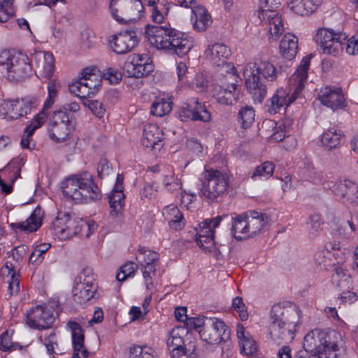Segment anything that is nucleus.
Returning <instances> with one entry per match:
<instances>
[{
  "instance_id": "40",
  "label": "nucleus",
  "mask_w": 358,
  "mask_h": 358,
  "mask_svg": "<svg viewBox=\"0 0 358 358\" xmlns=\"http://www.w3.org/2000/svg\"><path fill=\"white\" fill-rule=\"evenodd\" d=\"M255 111L250 106H245L241 108L238 114V121L243 129H248L252 126L255 121Z\"/></svg>"
},
{
  "instance_id": "29",
  "label": "nucleus",
  "mask_w": 358,
  "mask_h": 358,
  "mask_svg": "<svg viewBox=\"0 0 358 358\" xmlns=\"http://www.w3.org/2000/svg\"><path fill=\"white\" fill-rule=\"evenodd\" d=\"M280 51L283 57L292 60L298 52V38L292 34L284 35L280 43Z\"/></svg>"
},
{
  "instance_id": "46",
  "label": "nucleus",
  "mask_w": 358,
  "mask_h": 358,
  "mask_svg": "<svg viewBox=\"0 0 358 358\" xmlns=\"http://www.w3.org/2000/svg\"><path fill=\"white\" fill-rule=\"evenodd\" d=\"M162 182L166 191L174 192L182 189V182L180 178L171 173L163 176Z\"/></svg>"
},
{
  "instance_id": "10",
  "label": "nucleus",
  "mask_w": 358,
  "mask_h": 358,
  "mask_svg": "<svg viewBox=\"0 0 358 358\" xmlns=\"http://www.w3.org/2000/svg\"><path fill=\"white\" fill-rule=\"evenodd\" d=\"M203 341L210 345H217L221 342H228L231 331L225 323L217 319H209L204 327L199 331Z\"/></svg>"
},
{
  "instance_id": "45",
  "label": "nucleus",
  "mask_w": 358,
  "mask_h": 358,
  "mask_svg": "<svg viewBox=\"0 0 358 358\" xmlns=\"http://www.w3.org/2000/svg\"><path fill=\"white\" fill-rule=\"evenodd\" d=\"M171 109V102L161 99L152 104L151 113L154 115L162 117L170 113Z\"/></svg>"
},
{
  "instance_id": "26",
  "label": "nucleus",
  "mask_w": 358,
  "mask_h": 358,
  "mask_svg": "<svg viewBox=\"0 0 358 358\" xmlns=\"http://www.w3.org/2000/svg\"><path fill=\"white\" fill-rule=\"evenodd\" d=\"M245 213L248 214V227L250 238L253 237L260 233L267 224L268 217L265 214L257 211H248Z\"/></svg>"
},
{
  "instance_id": "4",
  "label": "nucleus",
  "mask_w": 358,
  "mask_h": 358,
  "mask_svg": "<svg viewBox=\"0 0 358 358\" xmlns=\"http://www.w3.org/2000/svg\"><path fill=\"white\" fill-rule=\"evenodd\" d=\"M311 58V55L304 57L299 66L290 78V85L294 87V92L290 96H288L287 91L282 88H279L275 91L271 99V105L268 108L270 113H277L281 108L288 106L296 99L307 80L308 70Z\"/></svg>"
},
{
  "instance_id": "53",
  "label": "nucleus",
  "mask_w": 358,
  "mask_h": 358,
  "mask_svg": "<svg viewBox=\"0 0 358 358\" xmlns=\"http://www.w3.org/2000/svg\"><path fill=\"white\" fill-rule=\"evenodd\" d=\"M331 252L326 249L319 250L315 254V262L322 268H327L330 262Z\"/></svg>"
},
{
  "instance_id": "56",
  "label": "nucleus",
  "mask_w": 358,
  "mask_h": 358,
  "mask_svg": "<svg viewBox=\"0 0 358 358\" xmlns=\"http://www.w3.org/2000/svg\"><path fill=\"white\" fill-rule=\"evenodd\" d=\"M167 345L169 348H176L184 345L183 338L179 335L178 329H173L167 340Z\"/></svg>"
},
{
  "instance_id": "22",
  "label": "nucleus",
  "mask_w": 358,
  "mask_h": 358,
  "mask_svg": "<svg viewBox=\"0 0 358 358\" xmlns=\"http://www.w3.org/2000/svg\"><path fill=\"white\" fill-rule=\"evenodd\" d=\"M68 325L72 331L73 358H87L89 352L84 346L85 336L80 325L76 322H69Z\"/></svg>"
},
{
  "instance_id": "5",
  "label": "nucleus",
  "mask_w": 358,
  "mask_h": 358,
  "mask_svg": "<svg viewBox=\"0 0 358 358\" xmlns=\"http://www.w3.org/2000/svg\"><path fill=\"white\" fill-rule=\"evenodd\" d=\"M199 195L209 201L223 196L229 187L227 173L213 169H206L201 174Z\"/></svg>"
},
{
  "instance_id": "25",
  "label": "nucleus",
  "mask_w": 358,
  "mask_h": 358,
  "mask_svg": "<svg viewBox=\"0 0 358 358\" xmlns=\"http://www.w3.org/2000/svg\"><path fill=\"white\" fill-rule=\"evenodd\" d=\"M324 330L315 329L308 332L303 339V348L320 356L323 352Z\"/></svg>"
},
{
  "instance_id": "42",
  "label": "nucleus",
  "mask_w": 358,
  "mask_h": 358,
  "mask_svg": "<svg viewBox=\"0 0 358 358\" xmlns=\"http://www.w3.org/2000/svg\"><path fill=\"white\" fill-rule=\"evenodd\" d=\"M65 220V219H63ZM83 221L76 217H72L69 214L66 219L65 229L66 238L79 234L83 227Z\"/></svg>"
},
{
  "instance_id": "59",
  "label": "nucleus",
  "mask_w": 358,
  "mask_h": 358,
  "mask_svg": "<svg viewBox=\"0 0 358 358\" xmlns=\"http://www.w3.org/2000/svg\"><path fill=\"white\" fill-rule=\"evenodd\" d=\"M50 243H43L37 245L29 257V262L34 263L45 254L50 248Z\"/></svg>"
},
{
  "instance_id": "11",
  "label": "nucleus",
  "mask_w": 358,
  "mask_h": 358,
  "mask_svg": "<svg viewBox=\"0 0 358 358\" xmlns=\"http://www.w3.org/2000/svg\"><path fill=\"white\" fill-rule=\"evenodd\" d=\"M346 38L345 34L335 33L328 29H320L317 31L315 41L321 46L324 54L336 56L342 52Z\"/></svg>"
},
{
  "instance_id": "35",
  "label": "nucleus",
  "mask_w": 358,
  "mask_h": 358,
  "mask_svg": "<svg viewBox=\"0 0 358 358\" xmlns=\"http://www.w3.org/2000/svg\"><path fill=\"white\" fill-rule=\"evenodd\" d=\"M192 14V20L195 19L194 28L196 30L204 31L211 24V17L203 6L194 8Z\"/></svg>"
},
{
  "instance_id": "8",
  "label": "nucleus",
  "mask_w": 358,
  "mask_h": 358,
  "mask_svg": "<svg viewBox=\"0 0 358 358\" xmlns=\"http://www.w3.org/2000/svg\"><path fill=\"white\" fill-rule=\"evenodd\" d=\"M99 71L95 67L85 68L82 71V77L69 85V91L76 96L86 99L96 94L101 83Z\"/></svg>"
},
{
  "instance_id": "36",
  "label": "nucleus",
  "mask_w": 358,
  "mask_h": 358,
  "mask_svg": "<svg viewBox=\"0 0 358 358\" xmlns=\"http://www.w3.org/2000/svg\"><path fill=\"white\" fill-rule=\"evenodd\" d=\"M48 131L51 140L55 143H62L69 138L71 129L69 124H48Z\"/></svg>"
},
{
  "instance_id": "39",
  "label": "nucleus",
  "mask_w": 358,
  "mask_h": 358,
  "mask_svg": "<svg viewBox=\"0 0 358 358\" xmlns=\"http://www.w3.org/2000/svg\"><path fill=\"white\" fill-rule=\"evenodd\" d=\"M124 198L123 187L113 189L111 194L108 196L110 207L112 209L111 215L115 216L122 210Z\"/></svg>"
},
{
  "instance_id": "41",
  "label": "nucleus",
  "mask_w": 358,
  "mask_h": 358,
  "mask_svg": "<svg viewBox=\"0 0 358 358\" xmlns=\"http://www.w3.org/2000/svg\"><path fill=\"white\" fill-rule=\"evenodd\" d=\"M321 142L329 150L335 148L341 143V134L336 130L329 129L323 133Z\"/></svg>"
},
{
  "instance_id": "60",
  "label": "nucleus",
  "mask_w": 358,
  "mask_h": 358,
  "mask_svg": "<svg viewBox=\"0 0 358 358\" xmlns=\"http://www.w3.org/2000/svg\"><path fill=\"white\" fill-rule=\"evenodd\" d=\"M13 348V343L11 342L8 331H5L0 336V349L2 351H10Z\"/></svg>"
},
{
  "instance_id": "14",
  "label": "nucleus",
  "mask_w": 358,
  "mask_h": 358,
  "mask_svg": "<svg viewBox=\"0 0 358 358\" xmlns=\"http://www.w3.org/2000/svg\"><path fill=\"white\" fill-rule=\"evenodd\" d=\"M322 358H338L347 350L342 335L334 329L324 330Z\"/></svg>"
},
{
  "instance_id": "28",
  "label": "nucleus",
  "mask_w": 358,
  "mask_h": 358,
  "mask_svg": "<svg viewBox=\"0 0 358 358\" xmlns=\"http://www.w3.org/2000/svg\"><path fill=\"white\" fill-rule=\"evenodd\" d=\"M322 0H289V8L296 14L308 15L313 13Z\"/></svg>"
},
{
  "instance_id": "3",
  "label": "nucleus",
  "mask_w": 358,
  "mask_h": 358,
  "mask_svg": "<svg viewBox=\"0 0 358 358\" xmlns=\"http://www.w3.org/2000/svg\"><path fill=\"white\" fill-rule=\"evenodd\" d=\"M64 195L76 202H88L100 199L101 193L88 172L72 175L62 182Z\"/></svg>"
},
{
  "instance_id": "57",
  "label": "nucleus",
  "mask_w": 358,
  "mask_h": 358,
  "mask_svg": "<svg viewBox=\"0 0 358 358\" xmlns=\"http://www.w3.org/2000/svg\"><path fill=\"white\" fill-rule=\"evenodd\" d=\"M97 173L100 178H103L113 174V168L109 164L108 161L101 159L97 166Z\"/></svg>"
},
{
  "instance_id": "63",
  "label": "nucleus",
  "mask_w": 358,
  "mask_h": 358,
  "mask_svg": "<svg viewBox=\"0 0 358 358\" xmlns=\"http://www.w3.org/2000/svg\"><path fill=\"white\" fill-rule=\"evenodd\" d=\"M90 110L98 117H102L105 114L106 110L102 103L98 101H91L88 104Z\"/></svg>"
},
{
  "instance_id": "9",
  "label": "nucleus",
  "mask_w": 358,
  "mask_h": 358,
  "mask_svg": "<svg viewBox=\"0 0 358 358\" xmlns=\"http://www.w3.org/2000/svg\"><path fill=\"white\" fill-rule=\"evenodd\" d=\"M205 53L213 65L221 67L218 71L221 75L225 72L227 78L231 80L238 78L235 66L231 63L227 62L231 55V50L226 45L215 43L208 46Z\"/></svg>"
},
{
  "instance_id": "52",
  "label": "nucleus",
  "mask_w": 358,
  "mask_h": 358,
  "mask_svg": "<svg viewBox=\"0 0 358 358\" xmlns=\"http://www.w3.org/2000/svg\"><path fill=\"white\" fill-rule=\"evenodd\" d=\"M69 117L66 110L61 108L55 111L49 120L48 124H69Z\"/></svg>"
},
{
  "instance_id": "43",
  "label": "nucleus",
  "mask_w": 358,
  "mask_h": 358,
  "mask_svg": "<svg viewBox=\"0 0 358 358\" xmlns=\"http://www.w3.org/2000/svg\"><path fill=\"white\" fill-rule=\"evenodd\" d=\"M274 168L275 165L272 162H265L256 167L254 173L251 176V178L254 180L263 178H268L272 176Z\"/></svg>"
},
{
  "instance_id": "58",
  "label": "nucleus",
  "mask_w": 358,
  "mask_h": 358,
  "mask_svg": "<svg viewBox=\"0 0 358 358\" xmlns=\"http://www.w3.org/2000/svg\"><path fill=\"white\" fill-rule=\"evenodd\" d=\"M241 352L250 355L256 352L257 346L255 341L250 338L242 340Z\"/></svg>"
},
{
  "instance_id": "7",
  "label": "nucleus",
  "mask_w": 358,
  "mask_h": 358,
  "mask_svg": "<svg viewBox=\"0 0 358 358\" xmlns=\"http://www.w3.org/2000/svg\"><path fill=\"white\" fill-rule=\"evenodd\" d=\"M110 9L117 22L128 24L140 19L144 7L141 0H110Z\"/></svg>"
},
{
  "instance_id": "30",
  "label": "nucleus",
  "mask_w": 358,
  "mask_h": 358,
  "mask_svg": "<svg viewBox=\"0 0 358 358\" xmlns=\"http://www.w3.org/2000/svg\"><path fill=\"white\" fill-rule=\"evenodd\" d=\"M225 78H227L225 76ZM237 78L235 80H229L226 78L228 82L223 83L220 86V92L217 94V100L219 103L225 105H231L234 101L236 100L235 94V90L237 87V85L233 83L234 80L236 81Z\"/></svg>"
},
{
  "instance_id": "33",
  "label": "nucleus",
  "mask_w": 358,
  "mask_h": 358,
  "mask_svg": "<svg viewBox=\"0 0 358 358\" xmlns=\"http://www.w3.org/2000/svg\"><path fill=\"white\" fill-rule=\"evenodd\" d=\"M162 213L171 229L178 230L184 227L183 215L177 206H167L164 208Z\"/></svg>"
},
{
  "instance_id": "51",
  "label": "nucleus",
  "mask_w": 358,
  "mask_h": 358,
  "mask_svg": "<svg viewBox=\"0 0 358 358\" xmlns=\"http://www.w3.org/2000/svg\"><path fill=\"white\" fill-rule=\"evenodd\" d=\"M281 3V0H259V7L258 10V17L261 18V15L267 11H276L275 9L278 8Z\"/></svg>"
},
{
  "instance_id": "21",
  "label": "nucleus",
  "mask_w": 358,
  "mask_h": 358,
  "mask_svg": "<svg viewBox=\"0 0 358 358\" xmlns=\"http://www.w3.org/2000/svg\"><path fill=\"white\" fill-rule=\"evenodd\" d=\"M31 62L35 64L38 71H41L44 76L50 78L55 69V58L49 52L38 51L31 57Z\"/></svg>"
},
{
  "instance_id": "20",
  "label": "nucleus",
  "mask_w": 358,
  "mask_h": 358,
  "mask_svg": "<svg viewBox=\"0 0 358 358\" xmlns=\"http://www.w3.org/2000/svg\"><path fill=\"white\" fill-rule=\"evenodd\" d=\"M137 36L134 31H124L115 34L110 41V47L117 54H126L137 45Z\"/></svg>"
},
{
  "instance_id": "37",
  "label": "nucleus",
  "mask_w": 358,
  "mask_h": 358,
  "mask_svg": "<svg viewBox=\"0 0 358 358\" xmlns=\"http://www.w3.org/2000/svg\"><path fill=\"white\" fill-rule=\"evenodd\" d=\"M72 292L74 301L82 304L94 296L96 289H94L92 287H85L81 284H76Z\"/></svg>"
},
{
  "instance_id": "64",
  "label": "nucleus",
  "mask_w": 358,
  "mask_h": 358,
  "mask_svg": "<svg viewBox=\"0 0 358 358\" xmlns=\"http://www.w3.org/2000/svg\"><path fill=\"white\" fill-rule=\"evenodd\" d=\"M150 6H152V20L158 24L163 22L164 15L161 13V10L157 2L152 1L149 3Z\"/></svg>"
},
{
  "instance_id": "17",
  "label": "nucleus",
  "mask_w": 358,
  "mask_h": 358,
  "mask_svg": "<svg viewBox=\"0 0 358 358\" xmlns=\"http://www.w3.org/2000/svg\"><path fill=\"white\" fill-rule=\"evenodd\" d=\"M329 188L344 202L358 205V185L355 182L349 179L340 180Z\"/></svg>"
},
{
  "instance_id": "12",
  "label": "nucleus",
  "mask_w": 358,
  "mask_h": 358,
  "mask_svg": "<svg viewBox=\"0 0 358 358\" xmlns=\"http://www.w3.org/2000/svg\"><path fill=\"white\" fill-rule=\"evenodd\" d=\"M178 117L182 122L191 120L208 122L211 120V115L206 106L199 102L197 98L189 99L183 103L179 108Z\"/></svg>"
},
{
  "instance_id": "32",
  "label": "nucleus",
  "mask_w": 358,
  "mask_h": 358,
  "mask_svg": "<svg viewBox=\"0 0 358 358\" xmlns=\"http://www.w3.org/2000/svg\"><path fill=\"white\" fill-rule=\"evenodd\" d=\"M247 215L245 212L233 217L231 234L237 240L250 238Z\"/></svg>"
},
{
  "instance_id": "61",
  "label": "nucleus",
  "mask_w": 358,
  "mask_h": 358,
  "mask_svg": "<svg viewBox=\"0 0 358 358\" xmlns=\"http://www.w3.org/2000/svg\"><path fill=\"white\" fill-rule=\"evenodd\" d=\"M137 78H143L148 76L151 72L153 71L154 66L152 64V61H150L149 64H136Z\"/></svg>"
},
{
  "instance_id": "38",
  "label": "nucleus",
  "mask_w": 358,
  "mask_h": 358,
  "mask_svg": "<svg viewBox=\"0 0 358 358\" xmlns=\"http://www.w3.org/2000/svg\"><path fill=\"white\" fill-rule=\"evenodd\" d=\"M332 275V281L341 289H349L352 284L351 275L347 270L341 267H336Z\"/></svg>"
},
{
  "instance_id": "16",
  "label": "nucleus",
  "mask_w": 358,
  "mask_h": 358,
  "mask_svg": "<svg viewBox=\"0 0 358 358\" xmlns=\"http://www.w3.org/2000/svg\"><path fill=\"white\" fill-rule=\"evenodd\" d=\"M55 319L54 311L48 306H38L27 315L29 327L39 329L50 328Z\"/></svg>"
},
{
  "instance_id": "27",
  "label": "nucleus",
  "mask_w": 358,
  "mask_h": 358,
  "mask_svg": "<svg viewBox=\"0 0 358 358\" xmlns=\"http://www.w3.org/2000/svg\"><path fill=\"white\" fill-rule=\"evenodd\" d=\"M43 213L41 208L37 207L24 222L12 223L13 229L17 228L21 231H36L42 224Z\"/></svg>"
},
{
  "instance_id": "6",
  "label": "nucleus",
  "mask_w": 358,
  "mask_h": 358,
  "mask_svg": "<svg viewBox=\"0 0 358 358\" xmlns=\"http://www.w3.org/2000/svg\"><path fill=\"white\" fill-rule=\"evenodd\" d=\"M0 66L6 70V77L12 82H19L28 77L31 72L29 59L20 52L12 53L8 50L1 51Z\"/></svg>"
},
{
  "instance_id": "19",
  "label": "nucleus",
  "mask_w": 358,
  "mask_h": 358,
  "mask_svg": "<svg viewBox=\"0 0 358 358\" xmlns=\"http://www.w3.org/2000/svg\"><path fill=\"white\" fill-rule=\"evenodd\" d=\"M163 136L162 130L157 124H148L143 129L141 143L146 148L159 151L164 145Z\"/></svg>"
},
{
  "instance_id": "48",
  "label": "nucleus",
  "mask_w": 358,
  "mask_h": 358,
  "mask_svg": "<svg viewBox=\"0 0 358 358\" xmlns=\"http://www.w3.org/2000/svg\"><path fill=\"white\" fill-rule=\"evenodd\" d=\"M68 213H59L55 220L52 222L53 229L55 235L58 236L62 239L66 238L65 222L66 220L63 219H68Z\"/></svg>"
},
{
  "instance_id": "13",
  "label": "nucleus",
  "mask_w": 358,
  "mask_h": 358,
  "mask_svg": "<svg viewBox=\"0 0 358 358\" xmlns=\"http://www.w3.org/2000/svg\"><path fill=\"white\" fill-rule=\"evenodd\" d=\"M36 102L35 98L29 97L21 100L5 101L0 105V115L10 120H17L30 113Z\"/></svg>"
},
{
  "instance_id": "47",
  "label": "nucleus",
  "mask_w": 358,
  "mask_h": 358,
  "mask_svg": "<svg viewBox=\"0 0 358 358\" xmlns=\"http://www.w3.org/2000/svg\"><path fill=\"white\" fill-rule=\"evenodd\" d=\"M13 0H0V22H7L14 15Z\"/></svg>"
},
{
  "instance_id": "62",
  "label": "nucleus",
  "mask_w": 358,
  "mask_h": 358,
  "mask_svg": "<svg viewBox=\"0 0 358 358\" xmlns=\"http://www.w3.org/2000/svg\"><path fill=\"white\" fill-rule=\"evenodd\" d=\"M8 282V291L10 295L17 294L20 292V280L16 273H13L12 276H10Z\"/></svg>"
},
{
  "instance_id": "49",
  "label": "nucleus",
  "mask_w": 358,
  "mask_h": 358,
  "mask_svg": "<svg viewBox=\"0 0 358 358\" xmlns=\"http://www.w3.org/2000/svg\"><path fill=\"white\" fill-rule=\"evenodd\" d=\"M94 277L90 268H84L78 277L76 284H81L85 287H92L96 289Z\"/></svg>"
},
{
  "instance_id": "55",
  "label": "nucleus",
  "mask_w": 358,
  "mask_h": 358,
  "mask_svg": "<svg viewBox=\"0 0 358 358\" xmlns=\"http://www.w3.org/2000/svg\"><path fill=\"white\" fill-rule=\"evenodd\" d=\"M146 348H143L139 345H134L130 348L129 358H156L152 354L145 351Z\"/></svg>"
},
{
  "instance_id": "24",
  "label": "nucleus",
  "mask_w": 358,
  "mask_h": 358,
  "mask_svg": "<svg viewBox=\"0 0 358 358\" xmlns=\"http://www.w3.org/2000/svg\"><path fill=\"white\" fill-rule=\"evenodd\" d=\"M261 21H265L268 25L270 38L272 41H276L279 36L284 31L282 20L280 15L276 11H267L261 15Z\"/></svg>"
},
{
  "instance_id": "54",
  "label": "nucleus",
  "mask_w": 358,
  "mask_h": 358,
  "mask_svg": "<svg viewBox=\"0 0 358 358\" xmlns=\"http://www.w3.org/2000/svg\"><path fill=\"white\" fill-rule=\"evenodd\" d=\"M232 307L238 313L240 319L242 321L248 320V313L241 297L236 296L233 299Z\"/></svg>"
},
{
  "instance_id": "31",
  "label": "nucleus",
  "mask_w": 358,
  "mask_h": 358,
  "mask_svg": "<svg viewBox=\"0 0 358 358\" xmlns=\"http://www.w3.org/2000/svg\"><path fill=\"white\" fill-rule=\"evenodd\" d=\"M252 72L269 81H273L277 78L275 67L267 60L256 59L253 64Z\"/></svg>"
},
{
  "instance_id": "1",
  "label": "nucleus",
  "mask_w": 358,
  "mask_h": 358,
  "mask_svg": "<svg viewBox=\"0 0 358 358\" xmlns=\"http://www.w3.org/2000/svg\"><path fill=\"white\" fill-rule=\"evenodd\" d=\"M145 36L152 46L160 50L182 57L193 47V41L170 24H148Z\"/></svg>"
},
{
  "instance_id": "23",
  "label": "nucleus",
  "mask_w": 358,
  "mask_h": 358,
  "mask_svg": "<svg viewBox=\"0 0 358 358\" xmlns=\"http://www.w3.org/2000/svg\"><path fill=\"white\" fill-rule=\"evenodd\" d=\"M245 87L255 101L259 103L262 102L266 96L267 87L262 81L259 76H257L255 73L252 72L251 74L245 78Z\"/></svg>"
},
{
  "instance_id": "44",
  "label": "nucleus",
  "mask_w": 358,
  "mask_h": 358,
  "mask_svg": "<svg viewBox=\"0 0 358 358\" xmlns=\"http://www.w3.org/2000/svg\"><path fill=\"white\" fill-rule=\"evenodd\" d=\"M138 255L136 257L138 262L141 265L152 264L159 259V254L155 251L141 248Z\"/></svg>"
},
{
  "instance_id": "15",
  "label": "nucleus",
  "mask_w": 358,
  "mask_h": 358,
  "mask_svg": "<svg viewBox=\"0 0 358 358\" xmlns=\"http://www.w3.org/2000/svg\"><path fill=\"white\" fill-rule=\"evenodd\" d=\"M222 217L205 220L199 224V230L196 233V241L197 245L204 250L211 251L217 242L215 241V229L217 228Z\"/></svg>"
},
{
  "instance_id": "34",
  "label": "nucleus",
  "mask_w": 358,
  "mask_h": 358,
  "mask_svg": "<svg viewBox=\"0 0 358 358\" xmlns=\"http://www.w3.org/2000/svg\"><path fill=\"white\" fill-rule=\"evenodd\" d=\"M44 121L45 114L39 113L36 115L31 124L26 127L20 142V145L23 148H30V142L32 140L34 131L41 127Z\"/></svg>"
},
{
  "instance_id": "50",
  "label": "nucleus",
  "mask_w": 358,
  "mask_h": 358,
  "mask_svg": "<svg viewBox=\"0 0 358 358\" xmlns=\"http://www.w3.org/2000/svg\"><path fill=\"white\" fill-rule=\"evenodd\" d=\"M138 266L134 262L126 263L120 268V272L116 275L117 280L122 282L127 278L131 276L138 269Z\"/></svg>"
},
{
  "instance_id": "18",
  "label": "nucleus",
  "mask_w": 358,
  "mask_h": 358,
  "mask_svg": "<svg viewBox=\"0 0 358 358\" xmlns=\"http://www.w3.org/2000/svg\"><path fill=\"white\" fill-rule=\"evenodd\" d=\"M321 103L333 110L345 107V99L341 88L327 86L322 88L318 94Z\"/></svg>"
},
{
  "instance_id": "2",
  "label": "nucleus",
  "mask_w": 358,
  "mask_h": 358,
  "mask_svg": "<svg viewBox=\"0 0 358 358\" xmlns=\"http://www.w3.org/2000/svg\"><path fill=\"white\" fill-rule=\"evenodd\" d=\"M301 310L298 307L285 308L274 305L270 312L268 331L275 341H291L294 338L296 326L299 322Z\"/></svg>"
}]
</instances>
